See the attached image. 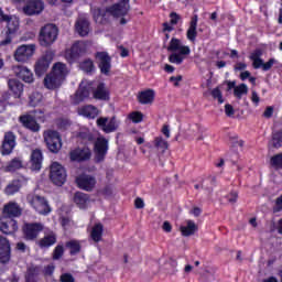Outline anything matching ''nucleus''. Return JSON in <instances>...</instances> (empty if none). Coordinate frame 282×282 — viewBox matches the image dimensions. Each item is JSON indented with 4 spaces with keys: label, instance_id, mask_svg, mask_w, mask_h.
Here are the masks:
<instances>
[{
    "label": "nucleus",
    "instance_id": "nucleus-17",
    "mask_svg": "<svg viewBox=\"0 0 282 282\" xmlns=\"http://www.w3.org/2000/svg\"><path fill=\"white\" fill-rule=\"evenodd\" d=\"M2 215V217L14 219L23 215V209L19 203L11 200L3 206Z\"/></svg>",
    "mask_w": 282,
    "mask_h": 282
},
{
    "label": "nucleus",
    "instance_id": "nucleus-4",
    "mask_svg": "<svg viewBox=\"0 0 282 282\" xmlns=\"http://www.w3.org/2000/svg\"><path fill=\"white\" fill-rule=\"evenodd\" d=\"M93 151L95 164H101L109 153V140L105 137H98L94 142Z\"/></svg>",
    "mask_w": 282,
    "mask_h": 282
},
{
    "label": "nucleus",
    "instance_id": "nucleus-21",
    "mask_svg": "<svg viewBox=\"0 0 282 282\" xmlns=\"http://www.w3.org/2000/svg\"><path fill=\"white\" fill-rule=\"evenodd\" d=\"M45 10V3L42 0H31L23 7V12L26 17L41 14Z\"/></svg>",
    "mask_w": 282,
    "mask_h": 282
},
{
    "label": "nucleus",
    "instance_id": "nucleus-34",
    "mask_svg": "<svg viewBox=\"0 0 282 282\" xmlns=\"http://www.w3.org/2000/svg\"><path fill=\"white\" fill-rule=\"evenodd\" d=\"M261 56H263V51L261 48L254 50L249 56L250 61H252L253 69H261L263 68V59H261Z\"/></svg>",
    "mask_w": 282,
    "mask_h": 282
},
{
    "label": "nucleus",
    "instance_id": "nucleus-57",
    "mask_svg": "<svg viewBox=\"0 0 282 282\" xmlns=\"http://www.w3.org/2000/svg\"><path fill=\"white\" fill-rule=\"evenodd\" d=\"M59 281L61 282H76V279L74 278V275H72V273H63L59 276Z\"/></svg>",
    "mask_w": 282,
    "mask_h": 282
},
{
    "label": "nucleus",
    "instance_id": "nucleus-39",
    "mask_svg": "<svg viewBox=\"0 0 282 282\" xmlns=\"http://www.w3.org/2000/svg\"><path fill=\"white\" fill-rule=\"evenodd\" d=\"M75 28L79 36H87V34H89V21L85 19L78 20L75 24Z\"/></svg>",
    "mask_w": 282,
    "mask_h": 282
},
{
    "label": "nucleus",
    "instance_id": "nucleus-8",
    "mask_svg": "<svg viewBox=\"0 0 282 282\" xmlns=\"http://www.w3.org/2000/svg\"><path fill=\"white\" fill-rule=\"evenodd\" d=\"M28 202L32 208L39 213V215H50L52 213V207L45 197L32 194L28 196Z\"/></svg>",
    "mask_w": 282,
    "mask_h": 282
},
{
    "label": "nucleus",
    "instance_id": "nucleus-54",
    "mask_svg": "<svg viewBox=\"0 0 282 282\" xmlns=\"http://www.w3.org/2000/svg\"><path fill=\"white\" fill-rule=\"evenodd\" d=\"M276 63V59L270 58L268 62L263 63L262 62V70L263 72H270L272 69V66Z\"/></svg>",
    "mask_w": 282,
    "mask_h": 282
},
{
    "label": "nucleus",
    "instance_id": "nucleus-55",
    "mask_svg": "<svg viewBox=\"0 0 282 282\" xmlns=\"http://www.w3.org/2000/svg\"><path fill=\"white\" fill-rule=\"evenodd\" d=\"M282 212V194L275 198V204L273 206V213H281Z\"/></svg>",
    "mask_w": 282,
    "mask_h": 282
},
{
    "label": "nucleus",
    "instance_id": "nucleus-30",
    "mask_svg": "<svg viewBox=\"0 0 282 282\" xmlns=\"http://www.w3.org/2000/svg\"><path fill=\"white\" fill-rule=\"evenodd\" d=\"M90 196L89 194L83 192H76L73 197L74 204H76L77 208L85 210L87 208V204H89Z\"/></svg>",
    "mask_w": 282,
    "mask_h": 282
},
{
    "label": "nucleus",
    "instance_id": "nucleus-20",
    "mask_svg": "<svg viewBox=\"0 0 282 282\" xmlns=\"http://www.w3.org/2000/svg\"><path fill=\"white\" fill-rule=\"evenodd\" d=\"M19 230V223L14 218H0V232L3 235H14Z\"/></svg>",
    "mask_w": 282,
    "mask_h": 282
},
{
    "label": "nucleus",
    "instance_id": "nucleus-10",
    "mask_svg": "<svg viewBox=\"0 0 282 282\" xmlns=\"http://www.w3.org/2000/svg\"><path fill=\"white\" fill-rule=\"evenodd\" d=\"M43 224L41 223H24L22 226V235L25 241H36L39 235L43 232Z\"/></svg>",
    "mask_w": 282,
    "mask_h": 282
},
{
    "label": "nucleus",
    "instance_id": "nucleus-63",
    "mask_svg": "<svg viewBox=\"0 0 282 282\" xmlns=\"http://www.w3.org/2000/svg\"><path fill=\"white\" fill-rule=\"evenodd\" d=\"M15 250H18V252H25L28 250V245H25V242H17Z\"/></svg>",
    "mask_w": 282,
    "mask_h": 282
},
{
    "label": "nucleus",
    "instance_id": "nucleus-49",
    "mask_svg": "<svg viewBox=\"0 0 282 282\" xmlns=\"http://www.w3.org/2000/svg\"><path fill=\"white\" fill-rule=\"evenodd\" d=\"M210 94L214 100H218V105H224V95L221 94V89H219V87L214 88Z\"/></svg>",
    "mask_w": 282,
    "mask_h": 282
},
{
    "label": "nucleus",
    "instance_id": "nucleus-48",
    "mask_svg": "<svg viewBox=\"0 0 282 282\" xmlns=\"http://www.w3.org/2000/svg\"><path fill=\"white\" fill-rule=\"evenodd\" d=\"M128 118L134 124H140V122H142V120H144V115L141 111H132L129 113Z\"/></svg>",
    "mask_w": 282,
    "mask_h": 282
},
{
    "label": "nucleus",
    "instance_id": "nucleus-59",
    "mask_svg": "<svg viewBox=\"0 0 282 282\" xmlns=\"http://www.w3.org/2000/svg\"><path fill=\"white\" fill-rule=\"evenodd\" d=\"M225 113L228 118H232V116H235V108L232 107V105H225Z\"/></svg>",
    "mask_w": 282,
    "mask_h": 282
},
{
    "label": "nucleus",
    "instance_id": "nucleus-29",
    "mask_svg": "<svg viewBox=\"0 0 282 282\" xmlns=\"http://www.w3.org/2000/svg\"><path fill=\"white\" fill-rule=\"evenodd\" d=\"M8 87L13 98H21L23 96V83L19 82V79H9Z\"/></svg>",
    "mask_w": 282,
    "mask_h": 282
},
{
    "label": "nucleus",
    "instance_id": "nucleus-37",
    "mask_svg": "<svg viewBox=\"0 0 282 282\" xmlns=\"http://www.w3.org/2000/svg\"><path fill=\"white\" fill-rule=\"evenodd\" d=\"M104 231H105V227L100 223L96 224L93 227L90 232V238L93 239V241H95V243H99V241H102Z\"/></svg>",
    "mask_w": 282,
    "mask_h": 282
},
{
    "label": "nucleus",
    "instance_id": "nucleus-33",
    "mask_svg": "<svg viewBox=\"0 0 282 282\" xmlns=\"http://www.w3.org/2000/svg\"><path fill=\"white\" fill-rule=\"evenodd\" d=\"M107 14H109L108 9L95 8L93 9V19L95 22L100 25H105L107 23Z\"/></svg>",
    "mask_w": 282,
    "mask_h": 282
},
{
    "label": "nucleus",
    "instance_id": "nucleus-43",
    "mask_svg": "<svg viewBox=\"0 0 282 282\" xmlns=\"http://www.w3.org/2000/svg\"><path fill=\"white\" fill-rule=\"evenodd\" d=\"M75 98L78 102H83L89 98V87L87 86H79L77 91L75 93Z\"/></svg>",
    "mask_w": 282,
    "mask_h": 282
},
{
    "label": "nucleus",
    "instance_id": "nucleus-32",
    "mask_svg": "<svg viewBox=\"0 0 282 282\" xmlns=\"http://www.w3.org/2000/svg\"><path fill=\"white\" fill-rule=\"evenodd\" d=\"M54 245H56V234H54V232L45 235L43 238H41L37 241V246H39V248H41V250L52 248V246H54Z\"/></svg>",
    "mask_w": 282,
    "mask_h": 282
},
{
    "label": "nucleus",
    "instance_id": "nucleus-51",
    "mask_svg": "<svg viewBox=\"0 0 282 282\" xmlns=\"http://www.w3.org/2000/svg\"><path fill=\"white\" fill-rule=\"evenodd\" d=\"M274 149H281L282 147V132H275L272 137Z\"/></svg>",
    "mask_w": 282,
    "mask_h": 282
},
{
    "label": "nucleus",
    "instance_id": "nucleus-46",
    "mask_svg": "<svg viewBox=\"0 0 282 282\" xmlns=\"http://www.w3.org/2000/svg\"><path fill=\"white\" fill-rule=\"evenodd\" d=\"M246 94H248V85L246 84H240L234 89V96H236L238 100H241L242 96Z\"/></svg>",
    "mask_w": 282,
    "mask_h": 282
},
{
    "label": "nucleus",
    "instance_id": "nucleus-61",
    "mask_svg": "<svg viewBox=\"0 0 282 282\" xmlns=\"http://www.w3.org/2000/svg\"><path fill=\"white\" fill-rule=\"evenodd\" d=\"M182 75L170 77V83H174V87H180V82H182Z\"/></svg>",
    "mask_w": 282,
    "mask_h": 282
},
{
    "label": "nucleus",
    "instance_id": "nucleus-27",
    "mask_svg": "<svg viewBox=\"0 0 282 282\" xmlns=\"http://www.w3.org/2000/svg\"><path fill=\"white\" fill-rule=\"evenodd\" d=\"M154 101H155V90L151 88L140 91L138 95V102L140 105H153Z\"/></svg>",
    "mask_w": 282,
    "mask_h": 282
},
{
    "label": "nucleus",
    "instance_id": "nucleus-26",
    "mask_svg": "<svg viewBox=\"0 0 282 282\" xmlns=\"http://www.w3.org/2000/svg\"><path fill=\"white\" fill-rule=\"evenodd\" d=\"M20 122H22L25 129H30V131H33V133L41 131V124H39V122H36V119H34V117L30 115H24L20 117Z\"/></svg>",
    "mask_w": 282,
    "mask_h": 282
},
{
    "label": "nucleus",
    "instance_id": "nucleus-62",
    "mask_svg": "<svg viewBox=\"0 0 282 282\" xmlns=\"http://www.w3.org/2000/svg\"><path fill=\"white\" fill-rule=\"evenodd\" d=\"M134 208H138V209L144 208V199H142L141 197H137L134 199Z\"/></svg>",
    "mask_w": 282,
    "mask_h": 282
},
{
    "label": "nucleus",
    "instance_id": "nucleus-45",
    "mask_svg": "<svg viewBox=\"0 0 282 282\" xmlns=\"http://www.w3.org/2000/svg\"><path fill=\"white\" fill-rule=\"evenodd\" d=\"M154 147L162 153H165L169 150V141L164 140L162 137L154 138Z\"/></svg>",
    "mask_w": 282,
    "mask_h": 282
},
{
    "label": "nucleus",
    "instance_id": "nucleus-6",
    "mask_svg": "<svg viewBox=\"0 0 282 282\" xmlns=\"http://www.w3.org/2000/svg\"><path fill=\"white\" fill-rule=\"evenodd\" d=\"M85 54H87V43L83 41H77L73 43L70 48H67L65 51L64 56L67 63L72 65L76 63L80 58V56H85Z\"/></svg>",
    "mask_w": 282,
    "mask_h": 282
},
{
    "label": "nucleus",
    "instance_id": "nucleus-24",
    "mask_svg": "<svg viewBox=\"0 0 282 282\" xmlns=\"http://www.w3.org/2000/svg\"><path fill=\"white\" fill-rule=\"evenodd\" d=\"M28 182L25 176H20L19 178L12 180L4 188V195L11 196L17 195L23 185Z\"/></svg>",
    "mask_w": 282,
    "mask_h": 282
},
{
    "label": "nucleus",
    "instance_id": "nucleus-31",
    "mask_svg": "<svg viewBox=\"0 0 282 282\" xmlns=\"http://www.w3.org/2000/svg\"><path fill=\"white\" fill-rule=\"evenodd\" d=\"M180 21H182V17L180 14H177V12L173 11L170 13V23L169 22H164L163 25V33H169V32H173V30H175V28H173V25H177L180 23Z\"/></svg>",
    "mask_w": 282,
    "mask_h": 282
},
{
    "label": "nucleus",
    "instance_id": "nucleus-5",
    "mask_svg": "<svg viewBox=\"0 0 282 282\" xmlns=\"http://www.w3.org/2000/svg\"><path fill=\"white\" fill-rule=\"evenodd\" d=\"M0 21L1 23H7L6 37L1 41V45H10V43H12V39L17 36V32L19 31V20L17 18H12L11 15L4 14Z\"/></svg>",
    "mask_w": 282,
    "mask_h": 282
},
{
    "label": "nucleus",
    "instance_id": "nucleus-47",
    "mask_svg": "<svg viewBox=\"0 0 282 282\" xmlns=\"http://www.w3.org/2000/svg\"><path fill=\"white\" fill-rule=\"evenodd\" d=\"M63 254H65V247H63V245H57L52 253L53 261H58L59 259H63Z\"/></svg>",
    "mask_w": 282,
    "mask_h": 282
},
{
    "label": "nucleus",
    "instance_id": "nucleus-52",
    "mask_svg": "<svg viewBox=\"0 0 282 282\" xmlns=\"http://www.w3.org/2000/svg\"><path fill=\"white\" fill-rule=\"evenodd\" d=\"M70 126H72V122L69 121V119H65V118L57 119V128H59L61 130H65Z\"/></svg>",
    "mask_w": 282,
    "mask_h": 282
},
{
    "label": "nucleus",
    "instance_id": "nucleus-38",
    "mask_svg": "<svg viewBox=\"0 0 282 282\" xmlns=\"http://www.w3.org/2000/svg\"><path fill=\"white\" fill-rule=\"evenodd\" d=\"M181 232L183 237H192L197 232V225L193 220H187V225L181 227Z\"/></svg>",
    "mask_w": 282,
    "mask_h": 282
},
{
    "label": "nucleus",
    "instance_id": "nucleus-35",
    "mask_svg": "<svg viewBox=\"0 0 282 282\" xmlns=\"http://www.w3.org/2000/svg\"><path fill=\"white\" fill-rule=\"evenodd\" d=\"M100 111L96 108V106H85L80 109V115L85 118H88L89 120H95V118H98Z\"/></svg>",
    "mask_w": 282,
    "mask_h": 282
},
{
    "label": "nucleus",
    "instance_id": "nucleus-41",
    "mask_svg": "<svg viewBox=\"0 0 282 282\" xmlns=\"http://www.w3.org/2000/svg\"><path fill=\"white\" fill-rule=\"evenodd\" d=\"M39 267H31L26 270L25 282H39Z\"/></svg>",
    "mask_w": 282,
    "mask_h": 282
},
{
    "label": "nucleus",
    "instance_id": "nucleus-25",
    "mask_svg": "<svg viewBox=\"0 0 282 282\" xmlns=\"http://www.w3.org/2000/svg\"><path fill=\"white\" fill-rule=\"evenodd\" d=\"M199 21V17L197 14H194L191 18L189 26L186 31V39L191 43H195L197 41V23Z\"/></svg>",
    "mask_w": 282,
    "mask_h": 282
},
{
    "label": "nucleus",
    "instance_id": "nucleus-7",
    "mask_svg": "<svg viewBox=\"0 0 282 282\" xmlns=\"http://www.w3.org/2000/svg\"><path fill=\"white\" fill-rule=\"evenodd\" d=\"M44 142L51 153H58L63 149V139L56 130H47L43 133Z\"/></svg>",
    "mask_w": 282,
    "mask_h": 282
},
{
    "label": "nucleus",
    "instance_id": "nucleus-42",
    "mask_svg": "<svg viewBox=\"0 0 282 282\" xmlns=\"http://www.w3.org/2000/svg\"><path fill=\"white\" fill-rule=\"evenodd\" d=\"M80 69L85 72V74H94V72H96V65H94L91 58H86L80 63Z\"/></svg>",
    "mask_w": 282,
    "mask_h": 282
},
{
    "label": "nucleus",
    "instance_id": "nucleus-15",
    "mask_svg": "<svg viewBox=\"0 0 282 282\" xmlns=\"http://www.w3.org/2000/svg\"><path fill=\"white\" fill-rule=\"evenodd\" d=\"M76 185L80 188V191H86V193H91L94 188H96V177L89 174H80L75 180Z\"/></svg>",
    "mask_w": 282,
    "mask_h": 282
},
{
    "label": "nucleus",
    "instance_id": "nucleus-50",
    "mask_svg": "<svg viewBox=\"0 0 282 282\" xmlns=\"http://www.w3.org/2000/svg\"><path fill=\"white\" fill-rule=\"evenodd\" d=\"M271 166L282 169V153L275 154L271 158Z\"/></svg>",
    "mask_w": 282,
    "mask_h": 282
},
{
    "label": "nucleus",
    "instance_id": "nucleus-11",
    "mask_svg": "<svg viewBox=\"0 0 282 282\" xmlns=\"http://www.w3.org/2000/svg\"><path fill=\"white\" fill-rule=\"evenodd\" d=\"M34 52H36L35 44H22L14 51L13 58L18 63H28L34 56Z\"/></svg>",
    "mask_w": 282,
    "mask_h": 282
},
{
    "label": "nucleus",
    "instance_id": "nucleus-28",
    "mask_svg": "<svg viewBox=\"0 0 282 282\" xmlns=\"http://www.w3.org/2000/svg\"><path fill=\"white\" fill-rule=\"evenodd\" d=\"M31 171H39L43 166V152L40 149H35L31 153Z\"/></svg>",
    "mask_w": 282,
    "mask_h": 282
},
{
    "label": "nucleus",
    "instance_id": "nucleus-18",
    "mask_svg": "<svg viewBox=\"0 0 282 282\" xmlns=\"http://www.w3.org/2000/svg\"><path fill=\"white\" fill-rule=\"evenodd\" d=\"M93 98L105 102L111 100V91L107 88V84L99 82L95 88H91Z\"/></svg>",
    "mask_w": 282,
    "mask_h": 282
},
{
    "label": "nucleus",
    "instance_id": "nucleus-16",
    "mask_svg": "<svg viewBox=\"0 0 282 282\" xmlns=\"http://www.w3.org/2000/svg\"><path fill=\"white\" fill-rule=\"evenodd\" d=\"M12 259V247L10 240L3 236H0V263L8 265Z\"/></svg>",
    "mask_w": 282,
    "mask_h": 282
},
{
    "label": "nucleus",
    "instance_id": "nucleus-23",
    "mask_svg": "<svg viewBox=\"0 0 282 282\" xmlns=\"http://www.w3.org/2000/svg\"><path fill=\"white\" fill-rule=\"evenodd\" d=\"M13 73L17 78H20L23 83H34V73L23 65L13 66Z\"/></svg>",
    "mask_w": 282,
    "mask_h": 282
},
{
    "label": "nucleus",
    "instance_id": "nucleus-14",
    "mask_svg": "<svg viewBox=\"0 0 282 282\" xmlns=\"http://www.w3.org/2000/svg\"><path fill=\"white\" fill-rule=\"evenodd\" d=\"M54 59V54L52 52H46L34 66L35 74L41 77L45 76L47 74V69H50V65L52 64V61Z\"/></svg>",
    "mask_w": 282,
    "mask_h": 282
},
{
    "label": "nucleus",
    "instance_id": "nucleus-56",
    "mask_svg": "<svg viewBox=\"0 0 282 282\" xmlns=\"http://www.w3.org/2000/svg\"><path fill=\"white\" fill-rule=\"evenodd\" d=\"M226 198L229 202V204H237V199H239V194L237 192H230L226 196Z\"/></svg>",
    "mask_w": 282,
    "mask_h": 282
},
{
    "label": "nucleus",
    "instance_id": "nucleus-40",
    "mask_svg": "<svg viewBox=\"0 0 282 282\" xmlns=\"http://www.w3.org/2000/svg\"><path fill=\"white\" fill-rule=\"evenodd\" d=\"M23 169V162L19 160V158L12 159L4 167L6 173H14Z\"/></svg>",
    "mask_w": 282,
    "mask_h": 282
},
{
    "label": "nucleus",
    "instance_id": "nucleus-9",
    "mask_svg": "<svg viewBox=\"0 0 282 282\" xmlns=\"http://www.w3.org/2000/svg\"><path fill=\"white\" fill-rule=\"evenodd\" d=\"M50 180L55 186H63L67 182V170L58 162H54L50 166Z\"/></svg>",
    "mask_w": 282,
    "mask_h": 282
},
{
    "label": "nucleus",
    "instance_id": "nucleus-60",
    "mask_svg": "<svg viewBox=\"0 0 282 282\" xmlns=\"http://www.w3.org/2000/svg\"><path fill=\"white\" fill-rule=\"evenodd\" d=\"M251 102H253L256 107L261 102V98L259 97V94H257V90H252L251 93Z\"/></svg>",
    "mask_w": 282,
    "mask_h": 282
},
{
    "label": "nucleus",
    "instance_id": "nucleus-19",
    "mask_svg": "<svg viewBox=\"0 0 282 282\" xmlns=\"http://www.w3.org/2000/svg\"><path fill=\"white\" fill-rule=\"evenodd\" d=\"M108 14H111V17L117 19L120 17H127V14H129V0H121L109 7Z\"/></svg>",
    "mask_w": 282,
    "mask_h": 282
},
{
    "label": "nucleus",
    "instance_id": "nucleus-13",
    "mask_svg": "<svg viewBox=\"0 0 282 282\" xmlns=\"http://www.w3.org/2000/svg\"><path fill=\"white\" fill-rule=\"evenodd\" d=\"M17 149V134L12 131L4 132L2 144L0 147L1 155H11Z\"/></svg>",
    "mask_w": 282,
    "mask_h": 282
},
{
    "label": "nucleus",
    "instance_id": "nucleus-36",
    "mask_svg": "<svg viewBox=\"0 0 282 282\" xmlns=\"http://www.w3.org/2000/svg\"><path fill=\"white\" fill-rule=\"evenodd\" d=\"M65 248L69 250L70 257H76V254H80V250H83V246L78 240H68L65 243Z\"/></svg>",
    "mask_w": 282,
    "mask_h": 282
},
{
    "label": "nucleus",
    "instance_id": "nucleus-44",
    "mask_svg": "<svg viewBox=\"0 0 282 282\" xmlns=\"http://www.w3.org/2000/svg\"><path fill=\"white\" fill-rule=\"evenodd\" d=\"M120 127V121L116 119V117L110 118L109 122L106 123V128H104L105 133H113V131H118Z\"/></svg>",
    "mask_w": 282,
    "mask_h": 282
},
{
    "label": "nucleus",
    "instance_id": "nucleus-22",
    "mask_svg": "<svg viewBox=\"0 0 282 282\" xmlns=\"http://www.w3.org/2000/svg\"><path fill=\"white\" fill-rule=\"evenodd\" d=\"M70 162H87L91 160V150L89 148H77L69 152Z\"/></svg>",
    "mask_w": 282,
    "mask_h": 282
},
{
    "label": "nucleus",
    "instance_id": "nucleus-1",
    "mask_svg": "<svg viewBox=\"0 0 282 282\" xmlns=\"http://www.w3.org/2000/svg\"><path fill=\"white\" fill-rule=\"evenodd\" d=\"M67 64L57 62L53 65L51 73H48L44 78V87L46 89H58L65 78H67Z\"/></svg>",
    "mask_w": 282,
    "mask_h": 282
},
{
    "label": "nucleus",
    "instance_id": "nucleus-12",
    "mask_svg": "<svg viewBox=\"0 0 282 282\" xmlns=\"http://www.w3.org/2000/svg\"><path fill=\"white\" fill-rule=\"evenodd\" d=\"M95 59L100 74L109 76L111 74V55L107 51H98L95 53Z\"/></svg>",
    "mask_w": 282,
    "mask_h": 282
},
{
    "label": "nucleus",
    "instance_id": "nucleus-53",
    "mask_svg": "<svg viewBox=\"0 0 282 282\" xmlns=\"http://www.w3.org/2000/svg\"><path fill=\"white\" fill-rule=\"evenodd\" d=\"M54 270H56V267L54 264H47L46 267H44L43 275L44 276H53Z\"/></svg>",
    "mask_w": 282,
    "mask_h": 282
},
{
    "label": "nucleus",
    "instance_id": "nucleus-58",
    "mask_svg": "<svg viewBox=\"0 0 282 282\" xmlns=\"http://www.w3.org/2000/svg\"><path fill=\"white\" fill-rule=\"evenodd\" d=\"M107 122H109V119L107 117H100L97 119V127H101L102 131L107 128Z\"/></svg>",
    "mask_w": 282,
    "mask_h": 282
},
{
    "label": "nucleus",
    "instance_id": "nucleus-3",
    "mask_svg": "<svg viewBox=\"0 0 282 282\" xmlns=\"http://www.w3.org/2000/svg\"><path fill=\"white\" fill-rule=\"evenodd\" d=\"M58 39V26L56 24H46L40 30L39 43L42 47H50Z\"/></svg>",
    "mask_w": 282,
    "mask_h": 282
},
{
    "label": "nucleus",
    "instance_id": "nucleus-2",
    "mask_svg": "<svg viewBox=\"0 0 282 282\" xmlns=\"http://www.w3.org/2000/svg\"><path fill=\"white\" fill-rule=\"evenodd\" d=\"M167 52H173L169 55L167 61L174 65H182L186 56L191 55V46L184 45L182 40L172 37L167 46Z\"/></svg>",
    "mask_w": 282,
    "mask_h": 282
},
{
    "label": "nucleus",
    "instance_id": "nucleus-64",
    "mask_svg": "<svg viewBox=\"0 0 282 282\" xmlns=\"http://www.w3.org/2000/svg\"><path fill=\"white\" fill-rule=\"evenodd\" d=\"M274 113V108L272 106H269L265 108L264 112H263V117L264 118H272Z\"/></svg>",
    "mask_w": 282,
    "mask_h": 282
}]
</instances>
